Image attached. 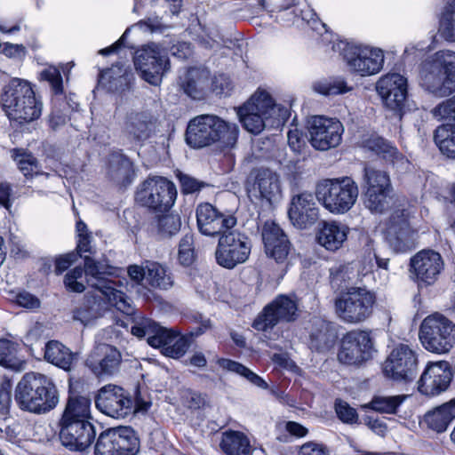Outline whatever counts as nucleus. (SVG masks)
<instances>
[{
	"label": "nucleus",
	"mask_w": 455,
	"mask_h": 455,
	"mask_svg": "<svg viewBox=\"0 0 455 455\" xmlns=\"http://www.w3.org/2000/svg\"><path fill=\"white\" fill-rule=\"evenodd\" d=\"M109 267L84 256V269L76 267L65 275L66 287L75 292H82L86 285L95 289L99 294L85 296L73 311V319L86 325L100 317L106 308V301L127 315L133 314L131 299L121 291L113 287L107 278Z\"/></svg>",
	"instance_id": "obj_1"
},
{
	"label": "nucleus",
	"mask_w": 455,
	"mask_h": 455,
	"mask_svg": "<svg viewBox=\"0 0 455 455\" xmlns=\"http://www.w3.org/2000/svg\"><path fill=\"white\" fill-rule=\"evenodd\" d=\"M91 419V400L85 396L69 397L60 421L61 444L73 451L89 448L96 437Z\"/></svg>",
	"instance_id": "obj_2"
},
{
	"label": "nucleus",
	"mask_w": 455,
	"mask_h": 455,
	"mask_svg": "<svg viewBox=\"0 0 455 455\" xmlns=\"http://www.w3.org/2000/svg\"><path fill=\"white\" fill-rule=\"evenodd\" d=\"M0 100L9 119L20 124L37 120L44 108L41 96L28 81L20 78H12L4 86Z\"/></svg>",
	"instance_id": "obj_3"
},
{
	"label": "nucleus",
	"mask_w": 455,
	"mask_h": 455,
	"mask_svg": "<svg viewBox=\"0 0 455 455\" xmlns=\"http://www.w3.org/2000/svg\"><path fill=\"white\" fill-rule=\"evenodd\" d=\"M238 126L216 115H200L192 118L186 131L187 143L195 148L220 143L222 148H234L237 142Z\"/></svg>",
	"instance_id": "obj_4"
},
{
	"label": "nucleus",
	"mask_w": 455,
	"mask_h": 455,
	"mask_svg": "<svg viewBox=\"0 0 455 455\" xmlns=\"http://www.w3.org/2000/svg\"><path fill=\"white\" fill-rule=\"evenodd\" d=\"M237 115L244 129L258 134L267 126L284 124L290 116V112L285 106L275 104L267 92L259 91L238 108Z\"/></svg>",
	"instance_id": "obj_5"
},
{
	"label": "nucleus",
	"mask_w": 455,
	"mask_h": 455,
	"mask_svg": "<svg viewBox=\"0 0 455 455\" xmlns=\"http://www.w3.org/2000/svg\"><path fill=\"white\" fill-rule=\"evenodd\" d=\"M15 401L20 409L40 414L52 410L59 403V395L50 379L29 372L16 386Z\"/></svg>",
	"instance_id": "obj_6"
},
{
	"label": "nucleus",
	"mask_w": 455,
	"mask_h": 455,
	"mask_svg": "<svg viewBox=\"0 0 455 455\" xmlns=\"http://www.w3.org/2000/svg\"><path fill=\"white\" fill-rule=\"evenodd\" d=\"M420 84L429 92L447 96L455 91V52L438 51L421 64Z\"/></svg>",
	"instance_id": "obj_7"
},
{
	"label": "nucleus",
	"mask_w": 455,
	"mask_h": 455,
	"mask_svg": "<svg viewBox=\"0 0 455 455\" xmlns=\"http://www.w3.org/2000/svg\"><path fill=\"white\" fill-rule=\"evenodd\" d=\"M131 332L138 338L147 336L148 343L151 347L161 348L162 354L171 358L183 356L189 347V340L186 336L145 317L136 318Z\"/></svg>",
	"instance_id": "obj_8"
},
{
	"label": "nucleus",
	"mask_w": 455,
	"mask_h": 455,
	"mask_svg": "<svg viewBox=\"0 0 455 455\" xmlns=\"http://www.w3.org/2000/svg\"><path fill=\"white\" fill-rule=\"evenodd\" d=\"M359 190L349 177L324 179L317 182L315 195L317 201L332 214H344L356 203Z\"/></svg>",
	"instance_id": "obj_9"
},
{
	"label": "nucleus",
	"mask_w": 455,
	"mask_h": 455,
	"mask_svg": "<svg viewBox=\"0 0 455 455\" xmlns=\"http://www.w3.org/2000/svg\"><path fill=\"white\" fill-rule=\"evenodd\" d=\"M376 302L374 291L365 287L352 286L334 299V310L341 322L358 324L371 316Z\"/></svg>",
	"instance_id": "obj_10"
},
{
	"label": "nucleus",
	"mask_w": 455,
	"mask_h": 455,
	"mask_svg": "<svg viewBox=\"0 0 455 455\" xmlns=\"http://www.w3.org/2000/svg\"><path fill=\"white\" fill-rule=\"evenodd\" d=\"M332 51L339 52L348 70L360 76H374L384 67L385 55L379 48L338 41L332 44Z\"/></svg>",
	"instance_id": "obj_11"
},
{
	"label": "nucleus",
	"mask_w": 455,
	"mask_h": 455,
	"mask_svg": "<svg viewBox=\"0 0 455 455\" xmlns=\"http://www.w3.org/2000/svg\"><path fill=\"white\" fill-rule=\"evenodd\" d=\"M419 339L426 350L448 354L455 346V323L442 314H431L421 322Z\"/></svg>",
	"instance_id": "obj_12"
},
{
	"label": "nucleus",
	"mask_w": 455,
	"mask_h": 455,
	"mask_svg": "<svg viewBox=\"0 0 455 455\" xmlns=\"http://www.w3.org/2000/svg\"><path fill=\"white\" fill-rule=\"evenodd\" d=\"M97 409L114 419H124L135 412H145L151 403L140 398L133 400L123 387L108 384L102 387L95 397Z\"/></svg>",
	"instance_id": "obj_13"
},
{
	"label": "nucleus",
	"mask_w": 455,
	"mask_h": 455,
	"mask_svg": "<svg viewBox=\"0 0 455 455\" xmlns=\"http://www.w3.org/2000/svg\"><path fill=\"white\" fill-rule=\"evenodd\" d=\"M177 189L166 178L155 176L147 179L136 192V201L157 212L168 211L175 203Z\"/></svg>",
	"instance_id": "obj_14"
},
{
	"label": "nucleus",
	"mask_w": 455,
	"mask_h": 455,
	"mask_svg": "<svg viewBox=\"0 0 455 455\" xmlns=\"http://www.w3.org/2000/svg\"><path fill=\"white\" fill-rule=\"evenodd\" d=\"M133 60L141 77L152 85L160 84L164 74L170 70V60L165 49L155 43L137 50Z\"/></svg>",
	"instance_id": "obj_15"
},
{
	"label": "nucleus",
	"mask_w": 455,
	"mask_h": 455,
	"mask_svg": "<svg viewBox=\"0 0 455 455\" xmlns=\"http://www.w3.org/2000/svg\"><path fill=\"white\" fill-rule=\"evenodd\" d=\"M363 188L364 204L371 212L381 213L388 207L387 198L392 192V184L386 172L365 166Z\"/></svg>",
	"instance_id": "obj_16"
},
{
	"label": "nucleus",
	"mask_w": 455,
	"mask_h": 455,
	"mask_svg": "<svg viewBox=\"0 0 455 455\" xmlns=\"http://www.w3.org/2000/svg\"><path fill=\"white\" fill-rule=\"evenodd\" d=\"M251 245L249 238L237 231H228L219 238L215 251L217 263L232 269L244 263L251 253Z\"/></svg>",
	"instance_id": "obj_17"
},
{
	"label": "nucleus",
	"mask_w": 455,
	"mask_h": 455,
	"mask_svg": "<svg viewBox=\"0 0 455 455\" xmlns=\"http://www.w3.org/2000/svg\"><path fill=\"white\" fill-rule=\"evenodd\" d=\"M382 371L385 377L397 382H411L418 372L416 353L407 345L396 346L385 360Z\"/></svg>",
	"instance_id": "obj_18"
},
{
	"label": "nucleus",
	"mask_w": 455,
	"mask_h": 455,
	"mask_svg": "<svg viewBox=\"0 0 455 455\" xmlns=\"http://www.w3.org/2000/svg\"><path fill=\"white\" fill-rule=\"evenodd\" d=\"M308 132L312 147L325 151L340 144L344 126L337 118L314 116L308 121Z\"/></svg>",
	"instance_id": "obj_19"
},
{
	"label": "nucleus",
	"mask_w": 455,
	"mask_h": 455,
	"mask_svg": "<svg viewBox=\"0 0 455 455\" xmlns=\"http://www.w3.org/2000/svg\"><path fill=\"white\" fill-rule=\"evenodd\" d=\"M443 267L441 254L433 250H421L410 260L411 277L419 287L435 283Z\"/></svg>",
	"instance_id": "obj_20"
},
{
	"label": "nucleus",
	"mask_w": 455,
	"mask_h": 455,
	"mask_svg": "<svg viewBox=\"0 0 455 455\" xmlns=\"http://www.w3.org/2000/svg\"><path fill=\"white\" fill-rule=\"evenodd\" d=\"M373 341L371 332L354 330L345 334L338 353V359L345 364H357L371 356Z\"/></svg>",
	"instance_id": "obj_21"
},
{
	"label": "nucleus",
	"mask_w": 455,
	"mask_h": 455,
	"mask_svg": "<svg viewBox=\"0 0 455 455\" xmlns=\"http://www.w3.org/2000/svg\"><path fill=\"white\" fill-rule=\"evenodd\" d=\"M297 301L287 295L277 296L271 303L267 305L263 311L254 320L252 326L257 331H267L273 328L279 322H291L297 318Z\"/></svg>",
	"instance_id": "obj_22"
},
{
	"label": "nucleus",
	"mask_w": 455,
	"mask_h": 455,
	"mask_svg": "<svg viewBox=\"0 0 455 455\" xmlns=\"http://www.w3.org/2000/svg\"><path fill=\"white\" fill-rule=\"evenodd\" d=\"M248 195L270 204L277 202L282 196L280 176L268 168L253 170L249 177Z\"/></svg>",
	"instance_id": "obj_23"
},
{
	"label": "nucleus",
	"mask_w": 455,
	"mask_h": 455,
	"mask_svg": "<svg viewBox=\"0 0 455 455\" xmlns=\"http://www.w3.org/2000/svg\"><path fill=\"white\" fill-rule=\"evenodd\" d=\"M129 277L137 283L143 280L151 288L167 291L174 285V277L171 269L157 261L146 260L141 266L131 265L127 268Z\"/></svg>",
	"instance_id": "obj_24"
},
{
	"label": "nucleus",
	"mask_w": 455,
	"mask_h": 455,
	"mask_svg": "<svg viewBox=\"0 0 455 455\" xmlns=\"http://www.w3.org/2000/svg\"><path fill=\"white\" fill-rule=\"evenodd\" d=\"M196 213L198 230L206 236L223 235L237 223L233 214L223 213L208 203L200 204Z\"/></svg>",
	"instance_id": "obj_25"
},
{
	"label": "nucleus",
	"mask_w": 455,
	"mask_h": 455,
	"mask_svg": "<svg viewBox=\"0 0 455 455\" xmlns=\"http://www.w3.org/2000/svg\"><path fill=\"white\" fill-rule=\"evenodd\" d=\"M376 92L386 108L401 111L408 94L407 78L399 73H387L377 81Z\"/></svg>",
	"instance_id": "obj_26"
},
{
	"label": "nucleus",
	"mask_w": 455,
	"mask_h": 455,
	"mask_svg": "<svg viewBox=\"0 0 455 455\" xmlns=\"http://www.w3.org/2000/svg\"><path fill=\"white\" fill-rule=\"evenodd\" d=\"M157 118L149 111L128 112L123 123V133L132 143L142 144L157 131Z\"/></svg>",
	"instance_id": "obj_27"
},
{
	"label": "nucleus",
	"mask_w": 455,
	"mask_h": 455,
	"mask_svg": "<svg viewBox=\"0 0 455 455\" xmlns=\"http://www.w3.org/2000/svg\"><path fill=\"white\" fill-rule=\"evenodd\" d=\"M451 378L452 372L448 362L428 363L419 380L418 389L425 395H437L448 388Z\"/></svg>",
	"instance_id": "obj_28"
},
{
	"label": "nucleus",
	"mask_w": 455,
	"mask_h": 455,
	"mask_svg": "<svg viewBox=\"0 0 455 455\" xmlns=\"http://www.w3.org/2000/svg\"><path fill=\"white\" fill-rule=\"evenodd\" d=\"M417 233L409 225L403 212H396L390 219L387 228L389 246L399 253H404L416 247Z\"/></svg>",
	"instance_id": "obj_29"
},
{
	"label": "nucleus",
	"mask_w": 455,
	"mask_h": 455,
	"mask_svg": "<svg viewBox=\"0 0 455 455\" xmlns=\"http://www.w3.org/2000/svg\"><path fill=\"white\" fill-rule=\"evenodd\" d=\"M121 353L108 344H99L85 361L86 366L98 376H110L117 372L121 363Z\"/></svg>",
	"instance_id": "obj_30"
},
{
	"label": "nucleus",
	"mask_w": 455,
	"mask_h": 455,
	"mask_svg": "<svg viewBox=\"0 0 455 455\" xmlns=\"http://www.w3.org/2000/svg\"><path fill=\"white\" fill-rule=\"evenodd\" d=\"M288 214L293 225L299 228L314 224L319 217V208L314 195L302 192L294 196L291 200Z\"/></svg>",
	"instance_id": "obj_31"
},
{
	"label": "nucleus",
	"mask_w": 455,
	"mask_h": 455,
	"mask_svg": "<svg viewBox=\"0 0 455 455\" xmlns=\"http://www.w3.org/2000/svg\"><path fill=\"white\" fill-rule=\"evenodd\" d=\"M267 256L283 262L290 251V242L283 229L274 221H266L261 232Z\"/></svg>",
	"instance_id": "obj_32"
},
{
	"label": "nucleus",
	"mask_w": 455,
	"mask_h": 455,
	"mask_svg": "<svg viewBox=\"0 0 455 455\" xmlns=\"http://www.w3.org/2000/svg\"><path fill=\"white\" fill-rule=\"evenodd\" d=\"M184 93L194 100H201L210 88V71L206 68H190L179 77Z\"/></svg>",
	"instance_id": "obj_33"
},
{
	"label": "nucleus",
	"mask_w": 455,
	"mask_h": 455,
	"mask_svg": "<svg viewBox=\"0 0 455 455\" xmlns=\"http://www.w3.org/2000/svg\"><path fill=\"white\" fill-rule=\"evenodd\" d=\"M454 419L455 398L427 411L420 424L433 432L443 433Z\"/></svg>",
	"instance_id": "obj_34"
},
{
	"label": "nucleus",
	"mask_w": 455,
	"mask_h": 455,
	"mask_svg": "<svg viewBox=\"0 0 455 455\" xmlns=\"http://www.w3.org/2000/svg\"><path fill=\"white\" fill-rule=\"evenodd\" d=\"M349 228L338 221L323 222L317 233L318 243L328 251L339 250L347 238Z\"/></svg>",
	"instance_id": "obj_35"
},
{
	"label": "nucleus",
	"mask_w": 455,
	"mask_h": 455,
	"mask_svg": "<svg viewBox=\"0 0 455 455\" xmlns=\"http://www.w3.org/2000/svg\"><path fill=\"white\" fill-rule=\"evenodd\" d=\"M108 175L122 186L132 181L135 172L132 161L122 153H113L108 159Z\"/></svg>",
	"instance_id": "obj_36"
},
{
	"label": "nucleus",
	"mask_w": 455,
	"mask_h": 455,
	"mask_svg": "<svg viewBox=\"0 0 455 455\" xmlns=\"http://www.w3.org/2000/svg\"><path fill=\"white\" fill-rule=\"evenodd\" d=\"M369 147L377 155L392 164L400 172L409 170L410 162L400 153L395 147L382 138H377L370 141Z\"/></svg>",
	"instance_id": "obj_37"
},
{
	"label": "nucleus",
	"mask_w": 455,
	"mask_h": 455,
	"mask_svg": "<svg viewBox=\"0 0 455 455\" xmlns=\"http://www.w3.org/2000/svg\"><path fill=\"white\" fill-rule=\"evenodd\" d=\"M335 339V333L331 323L315 318L310 331V347L316 351L329 349Z\"/></svg>",
	"instance_id": "obj_38"
},
{
	"label": "nucleus",
	"mask_w": 455,
	"mask_h": 455,
	"mask_svg": "<svg viewBox=\"0 0 455 455\" xmlns=\"http://www.w3.org/2000/svg\"><path fill=\"white\" fill-rule=\"evenodd\" d=\"M220 448L227 455H251V443L246 435L228 430L222 434Z\"/></svg>",
	"instance_id": "obj_39"
},
{
	"label": "nucleus",
	"mask_w": 455,
	"mask_h": 455,
	"mask_svg": "<svg viewBox=\"0 0 455 455\" xmlns=\"http://www.w3.org/2000/svg\"><path fill=\"white\" fill-rule=\"evenodd\" d=\"M44 358L60 368L69 370L75 355L60 342L51 340L45 346Z\"/></svg>",
	"instance_id": "obj_40"
},
{
	"label": "nucleus",
	"mask_w": 455,
	"mask_h": 455,
	"mask_svg": "<svg viewBox=\"0 0 455 455\" xmlns=\"http://www.w3.org/2000/svg\"><path fill=\"white\" fill-rule=\"evenodd\" d=\"M112 430L119 455H135L138 452L140 442L131 427H122Z\"/></svg>",
	"instance_id": "obj_41"
},
{
	"label": "nucleus",
	"mask_w": 455,
	"mask_h": 455,
	"mask_svg": "<svg viewBox=\"0 0 455 455\" xmlns=\"http://www.w3.org/2000/svg\"><path fill=\"white\" fill-rule=\"evenodd\" d=\"M218 364L223 370L235 372L238 375L243 376L252 385L258 387L262 389H267L268 387L267 383L261 377L238 362L230 359L220 358L218 360Z\"/></svg>",
	"instance_id": "obj_42"
},
{
	"label": "nucleus",
	"mask_w": 455,
	"mask_h": 455,
	"mask_svg": "<svg viewBox=\"0 0 455 455\" xmlns=\"http://www.w3.org/2000/svg\"><path fill=\"white\" fill-rule=\"evenodd\" d=\"M434 139L443 155L455 158V126L443 125L438 127L435 132Z\"/></svg>",
	"instance_id": "obj_43"
},
{
	"label": "nucleus",
	"mask_w": 455,
	"mask_h": 455,
	"mask_svg": "<svg viewBox=\"0 0 455 455\" xmlns=\"http://www.w3.org/2000/svg\"><path fill=\"white\" fill-rule=\"evenodd\" d=\"M17 345L7 339H0V365L19 371L21 361L17 358Z\"/></svg>",
	"instance_id": "obj_44"
},
{
	"label": "nucleus",
	"mask_w": 455,
	"mask_h": 455,
	"mask_svg": "<svg viewBox=\"0 0 455 455\" xmlns=\"http://www.w3.org/2000/svg\"><path fill=\"white\" fill-rule=\"evenodd\" d=\"M13 158L17 163L19 169L27 178H31L39 173V166L36 158L30 153L22 149L13 151Z\"/></svg>",
	"instance_id": "obj_45"
},
{
	"label": "nucleus",
	"mask_w": 455,
	"mask_h": 455,
	"mask_svg": "<svg viewBox=\"0 0 455 455\" xmlns=\"http://www.w3.org/2000/svg\"><path fill=\"white\" fill-rule=\"evenodd\" d=\"M314 91L324 96L339 95L352 90L343 78H336L330 82H317L313 86Z\"/></svg>",
	"instance_id": "obj_46"
},
{
	"label": "nucleus",
	"mask_w": 455,
	"mask_h": 455,
	"mask_svg": "<svg viewBox=\"0 0 455 455\" xmlns=\"http://www.w3.org/2000/svg\"><path fill=\"white\" fill-rule=\"evenodd\" d=\"M406 397V395L376 396L370 403V407L381 413H395Z\"/></svg>",
	"instance_id": "obj_47"
},
{
	"label": "nucleus",
	"mask_w": 455,
	"mask_h": 455,
	"mask_svg": "<svg viewBox=\"0 0 455 455\" xmlns=\"http://www.w3.org/2000/svg\"><path fill=\"white\" fill-rule=\"evenodd\" d=\"M112 428L102 432L95 444L96 455H119Z\"/></svg>",
	"instance_id": "obj_48"
},
{
	"label": "nucleus",
	"mask_w": 455,
	"mask_h": 455,
	"mask_svg": "<svg viewBox=\"0 0 455 455\" xmlns=\"http://www.w3.org/2000/svg\"><path fill=\"white\" fill-rule=\"evenodd\" d=\"M181 227V220L178 214H168L160 217L157 220L158 234L163 237L176 235Z\"/></svg>",
	"instance_id": "obj_49"
},
{
	"label": "nucleus",
	"mask_w": 455,
	"mask_h": 455,
	"mask_svg": "<svg viewBox=\"0 0 455 455\" xmlns=\"http://www.w3.org/2000/svg\"><path fill=\"white\" fill-rule=\"evenodd\" d=\"M293 6L294 9L292 10L291 12L296 16H300L304 21H306L308 25L311 26L312 29L320 32V28H325V24L322 23L318 20L316 13L314 12V10L307 5H305L303 8H298L295 6L294 4H292L283 6L282 9L289 10Z\"/></svg>",
	"instance_id": "obj_50"
},
{
	"label": "nucleus",
	"mask_w": 455,
	"mask_h": 455,
	"mask_svg": "<svg viewBox=\"0 0 455 455\" xmlns=\"http://www.w3.org/2000/svg\"><path fill=\"white\" fill-rule=\"evenodd\" d=\"M432 114L439 121H452L455 126V99H448L433 108Z\"/></svg>",
	"instance_id": "obj_51"
},
{
	"label": "nucleus",
	"mask_w": 455,
	"mask_h": 455,
	"mask_svg": "<svg viewBox=\"0 0 455 455\" xmlns=\"http://www.w3.org/2000/svg\"><path fill=\"white\" fill-rule=\"evenodd\" d=\"M178 259L183 266H190L195 259L193 249V237L186 235L182 237L179 244Z\"/></svg>",
	"instance_id": "obj_52"
},
{
	"label": "nucleus",
	"mask_w": 455,
	"mask_h": 455,
	"mask_svg": "<svg viewBox=\"0 0 455 455\" xmlns=\"http://www.w3.org/2000/svg\"><path fill=\"white\" fill-rule=\"evenodd\" d=\"M438 33L441 37L448 42L455 41V20L452 13L445 12L442 15Z\"/></svg>",
	"instance_id": "obj_53"
},
{
	"label": "nucleus",
	"mask_w": 455,
	"mask_h": 455,
	"mask_svg": "<svg viewBox=\"0 0 455 455\" xmlns=\"http://www.w3.org/2000/svg\"><path fill=\"white\" fill-rule=\"evenodd\" d=\"M41 76L50 84L54 94H61L63 92L62 77L58 68L50 67L41 73Z\"/></svg>",
	"instance_id": "obj_54"
},
{
	"label": "nucleus",
	"mask_w": 455,
	"mask_h": 455,
	"mask_svg": "<svg viewBox=\"0 0 455 455\" xmlns=\"http://www.w3.org/2000/svg\"><path fill=\"white\" fill-rule=\"evenodd\" d=\"M335 411L339 419L345 423L353 424L358 420L355 409L350 407L346 402L338 400L335 403Z\"/></svg>",
	"instance_id": "obj_55"
},
{
	"label": "nucleus",
	"mask_w": 455,
	"mask_h": 455,
	"mask_svg": "<svg viewBox=\"0 0 455 455\" xmlns=\"http://www.w3.org/2000/svg\"><path fill=\"white\" fill-rule=\"evenodd\" d=\"M354 278L353 267L350 265L339 266L337 268L331 270V279L332 283H336L338 286L341 283H348Z\"/></svg>",
	"instance_id": "obj_56"
},
{
	"label": "nucleus",
	"mask_w": 455,
	"mask_h": 455,
	"mask_svg": "<svg viewBox=\"0 0 455 455\" xmlns=\"http://www.w3.org/2000/svg\"><path fill=\"white\" fill-rule=\"evenodd\" d=\"M210 88L217 94L227 95L231 90V82L225 75L215 76L213 79H210Z\"/></svg>",
	"instance_id": "obj_57"
},
{
	"label": "nucleus",
	"mask_w": 455,
	"mask_h": 455,
	"mask_svg": "<svg viewBox=\"0 0 455 455\" xmlns=\"http://www.w3.org/2000/svg\"><path fill=\"white\" fill-rule=\"evenodd\" d=\"M298 455H329V451L323 443L310 441L299 446Z\"/></svg>",
	"instance_id": "obj_58"
},
{
	"label": "nucleus",
	"mask_w": 455,
	"mask_h": 455,
	"mask_svg": "<svg viewBox=\"0 0 455 455\" xmlns=\"http://www.w3.org/2000/svg\"><path fill=\"white\" fill-rule=\"evenodd\" d=\"M182 192L185 194H192L199 191L204 187V183L188 175H181L180 177Z\"/></svg>",
	"instance_id": "obj_59"
},
{
	"label": "nucleus",
	"mask_w": 455,
	"mask_h": 455,
	"mask_svg": "<svg viewBox=\"0 0 455 455\" xmlns=\"http://www.w3.org/2000/svg\"><path fill=\"white\" fill-rule=\"evenodd\" d=\"M16 302L19 306L28 309H36L40 307V300L35 295L28 291L18 293Z\"/></svg>",
	"instance_id": "obj_60"
},
{
	"label": "nucleus",
	"mask_w": 455,
	"mask_h": 455,
	"mask_svg": "<svg viewBox=\"0 0 455 455\" xmlns=\"http://www.w3.org/2000/svg\"><path fill=\"white\" fill-rule=\"evenodd\" d=\"M288 145L293 152L299 153L305 145L302 133L297 128L291 129L287 133Z\"/></svg>",
	"instance_id": "obj_61"
},
{
	"label": "nucleus",
	"mask_w": 455,
	"mask_h": 455,
	"mask_svg": "<svg viewBox=\"0 0 455 455\" xmlns=\"http://www.w3.org/2000/svg\"><path fill=\"white\" fill-rule=\"evenodd\" d=\"M2 52L9 58L20 59L26 54V48L22 44L5 43L3 45Z\"/></svg>",
	"instance_id": "obj_62"
},
{
	"label": "nucleus",
	"mask_w": 455,
	"mask_h": 455,
	"mask_svg": "<svg viewBox=\"0 0 455 455\" xmlns=\"http://www.w3.org/2000/svg\"><path fill=\"white\" fill-rule=\"evenodd\" d=\"M77 259V254L75 252L68 253L63 256H60L56 259L55 262V271L58 274H61L66 269H68L73 262H75Z\"/></svg>",
	"instance_id": "obj_63"
},
{
	"label": "nucleus",
	"mask_w": 455,
	"mask_h": 455,
	"mask_svg": "<svg viewBox=\"0 0 455 455\" xmlns=\"http://www.w3.org/2000/svg\"><path fill=\"white\" fill-rule=\"evenodd\" d=\"M67 116L60 110H52L48 117V124L52 130L56 131L64 126Z\"/></svg>",
	"instance_id": "obj_64"
}]
</instances>
